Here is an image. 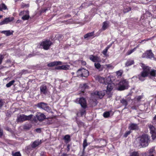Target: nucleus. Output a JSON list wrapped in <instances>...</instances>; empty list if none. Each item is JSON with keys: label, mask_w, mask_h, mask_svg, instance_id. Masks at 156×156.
I'll use <instances>...</instances> for the list:
<instances>
[{"label": "nucleus", "mask_w": 156, "mask_h": 156, "mask_svg": "<svg viewBox=\"0 0 156 156\" xmlns=\"http://www.w3.org/2000/svg\"><path fill=\"white\" fill-rule=\"evenodd\" d=\"M3 44V43L0 44V46H2Z\"/></svg>", "instance_id": "obj_63"}, {"label": "nucleus", "mask_w": 156, "mask_h": 156, "mask_svg": "<svg viewBox=\"0 0 156 156\" xmlns=\"http://www.w3.org/2000/svg\"><path fill=\"white\" fill-rule=\"evenodd\" d=\"M90 59L94 62H99V58L97 56H94L93 55H91L90 56Z\"/></svg>", "instance_id": "obj_17"}, {"label": "nucleus", "mask_w": 156, "mask_h": 156, "mask_svg": "<svg viewBox=\"0 0 156 156\" xmlns=\"http://www.w3.org/2000/svg\"><path fill=\"white\" fill-rule=\"evenodd\" d=\"M134 49H133L132 50L128 51L126 53L127 55H129L131 54L132 52H133L134 51Z\"/></svg>", "instance_id": "obj_43"}, {"label": "nucleus", "mask_w": 156, "mask_h": 156, "mask_svg": "<svg viewBox=\"0 0 156 156\" xmlns=\"http://www.w3.org/2000/svg\"><path fill=\"white\" fill-rule=\"evenodd\" d=\"M11 62V60L10 59H8L6 61V62L7 63H10Z\"/></svg>", "instance_id": "obj_60"}, {"label": "nucleus", "mask_w": 156, "mask_h": 156, "mask_svg": "<svg viewBox=\"0 0 156 156\" xmlns=\"http://www.w3.org/2000/svg\"><path fill=\"white\" fill-rule=\"evenodd\" d=\"M3 130L0 128V137H1L3 135Z\"/></svg>", "instance_id": "obj_49"}, {"label": "nucleus", "mask_w": 156, "mask_h": 156, "mask_svg": "<svg viewBox=\"0 0 156 156\" xmlns=\"http://www.w3.org/2000/svg\"><path fill=\"white\" fill-rule=\"evenodd\" d=\"M55 69H58V70L62 69V68H61V66H58L56 67L55 68Z\"/></svg>", "instance_id": "obj_52"}, {"label": "nucleus", "mask_w": 156, "mask_h": 156, "mask_svg": "<svg viewBox=\"0 0 156 156\" xmlns=\"http://www.w3.org/2000/svg\"><path fill=\"white\" fill-rule=\"evenodd\" d=\"M130 133H131V132L130 131H128L126 132L125 134L124 135V136L125 137H126L128 135H129V134Z\"/></svg>", "instance_id": "obj_47"}, {"label": "nucleus", "mask_w": 156, "mask_h": 156, "mask_svg": "<svg viewBox=\"0 0 156 156\" xmlns=\"http://www.w3.org/2000/svg\"><path fill=\"white\" fill-rule=\"evenodd\" d=\"M147 57L148 58H151L153 57L154 55L152 53L151 50H150L147 51Z\"/></svg>", "instance_id": "obj_22"}, {"label": "nucleus", "mask_w": 156, "mask_h": 156, "mask_svg": "<svg viewBox=\"0 0 156 156\" xmlns=\"http://www.w3.org/2000/svg\"><path fill=\"white\" fill-rule=\"evenodd\" d=\"M155 151L154 148L152 147L150 149L148 152L145 153L147 154V156H154Z\"/></svg>", "instance_id": "obj_13"}, {"label": "nucleus", "mask_w": 156, "mask_h": 156, "mask_svg": "<svg viewBox=\"0 0 156 156\" xmlns=\"http://www.w3.org/2000/svg\"><path fill=\"white\" fill-rule=\"evenodd\" d=\"M47 10V9H43L41 11V12H46V11Z\"/></svg>", "instance_id": "obj_59"}, {"label": "nucleus", "mask_w": 156, "mask_h": 156, "mask_svg": "<svg viewBox=\"0 0 156 156\" xmlns=\"http://www.w3.org/2000/svg\"><path fill=\"white\" fill-rule=\"evenodd\" d=\"M13 19L14 18L12 17L6 18L0 22V25L7 24L9 22L12 21L13 20Z\"/></svg>", "instance_id": "obj_9"}, {"label": "nucleus", "mask_w": 156, "mask_h": 156, "mask_svg": "<svg viewBox=\"0 0 156 156\" xmlns=\"http://www.w3.org/2000/svg\"><path fill=\"white\" fill-rule=\"evenodd\" d=\"M110 46H108L102 51V53L105 56H106L107 53L108 51V49L110 48Z\"/></svg>", "instance_id": "obj_29"}, {"label": "nucleus", "mask_w": 156, "mask_h": 156, "mask_svg": "<svg viewBox=\"0 0 156 156\" xmlns=\"http://www.w3.org/2000/svg\"><path fill=\"white\" fill-rule=\"evenodd\" d=\"M87 145V140L86 139H85L83 142V151H84V150L86 148V147Z\"/></svg>", "instance_id": "obj_32"}, {"label": "nucleus", "mask_w": 156, "mask_h": 156, "mask_svg": "<svg viewBox=\"0 0 156 156\" xmlns=\"http://www.w3.org/2000/svg\"><path fill=\"white\" fill-rule=\"evenodd\" d=\"M131 9V8L130 7L127 8H126L124 9L123 10V12L124 13L130 11Z\"/></svg>", "instance_id": "obj_41"}, {"label": "nucleus", "mask_w": 156, "mask_h": 156, "mask_svg": "<svg viewBox=\"0 0 156 156\" xmlns=\"http://www.w3.org/2000/svg\"><path fill=\"white\" fill-rule=\"evenodd\" d=\"M94 34V32L89 33L84 36V38H87L89 37L92 36Z\"/></svg>", "instance_id": "obj_26"}, {"label": "nucleus", "mask_w": 156, "mask_h": 156, "mask_svg": "<svg viewBox=\"0 0 156 156\" xmlns=\"http://www.w3.org/2000/svg\"><path fill=\"white\" fill-rule=\"evenodd\" d=\"M84 151H83V153H82V154L81 155V156H86L87 155H86L85 154V153L84 152Z\"/></svg>", "instance_id": "obj_56"}, {"label": "nucleus", "mask_w": 156, "mask_h": 156, "mask_svg": "<svg viewBox=\"0 0 156 156\" xmlns=\"http://www.w3.org/2000/svg\"><path fill=\"white\" fill-rule=\"evenodd\" d=\"M4 105V102L2 99H0V108H1Z\"/></svg>", "instance_id": "obj_48"}, {"label": "nucleus", "mask_w": 156, "mask_h": 156, "mask_svg": "<svg viewBox=\"0 0 156 156\" xmlns=\"http://www.w3.org/2000/svg\"><path fill=\"white\" fill-rule=\"evenodd\" d=\"M129 128L131 130H136L138 129L137 124L134 123L131 124L129 126Z\"/></svg>", "instance_id": "obj_19"}, {"label": "nucleus", "mask_w": 156, "mask_h": 156, "mask_svg": "<svg viewBox=\"0 0 156 156\" xmlns=\"http://www.w3.org/2000/svg\"><path fill=\"white\" fill-rule=\"evenodd\" d=\"M94 66H95V67L97 69H99L101 67V65L99 63H94Z\"/></svg>", "instance_id": "obj_42"}, {"label": "nucleus", "mask_w": 156, "mask_h": 156, "mask_svg": "<svg viewBox=\"0 0 156 156\" xmlns=\"http://www.w3.org/2000/svg\"><path fill=\"white\" fill-rule=\"evenodd\" d=\"M107 84H108L107 86V89L106 91V93L107 94H109L110 91L112 90L113 88V86L112 85V84L110 83H107Z\"/></svg>", "instance_id": "obj_16"}, {"label": "nucleus", "mask_w": 156, "mask_h": 156, "mask_svg": "<svg viewBox=\"0 0 156 156\" xmlns=\"http://www.w3.org/2000/svg\"><path fill=\"white\" fill-rule=\"evenodd\" d=\"M40 90L41 93L45 95L47 94L48 92V90L46 86L44 85L40 87Z\"/></svg>", "instance_id": "obj_12"}, {"label": "nucleus", "mask_w": 156, "mask_h": 156, "mask_svg": "<svg viewBox=\"0 0 156 156\" xmlns=\"http://www.w3.org/2000/svg\"><path fill=\"white\" fill-rule=\"evenodd\" d=\"M148 126L150 130L151 133V134L152 139L154 140L156 137V129L152 125H148Z\"/></svg>", "instance_id": "obj_7"}, {"label": "nucleus", "mask_w": 156, "mask_h": 156, "mask_svg": "<svg viewBox=\"0 0 156 156\" xmlns=\"http://www.w3.org/2000/svg\"><path fill=\"white\" fill-rule=\"evenodd\" d=\"M52 44V43L50 41L47 40L42 42L41 45L43 47V48L44 50H47L49 48Z\"/></svg>", "instance_id": "obj_6"}, {"label": "nucleus", "mask_w": 156, "mask_h": 156, "mask_svg": "<svg viewBox=\"0 0 156 156\" xmlns=\"http://www.w3.org/2000/svg\"><path fill=\"white\" fill-rule=\"evenodd\" d=\"M6 9H7V6L4 4L2 3L0 4V11Z\"/></svg>", "instance_id": "obj_24"}, {"label": "nucleus", "mask_w": 156, "mask_h": 156, "mask_svg": "<svg viewBox=\"0 0 156 156\" xmlns=\"http://www.w3.org/2000/svg\"><path fill=\"white\" fill-rule=\"evenodd\" d=\"M62 64V62L60 61H54L51 62L48 64L49 67H53L57 66L58 65H61Z\"/></svg>", "instance_id": "obj_14"}, {"label": "nucleus", "mask_w": 156, "mask_h": 156, "mask_svg": "<svg viewBox=\"0 0 156 156\" xmlns=\"http://www.w3.org/2000/svg\"><path fill=\"white\" fill-rule=\"evenodd\" d=\"M80 87L82 88L83 89H88V86L87 84L86 83L81 84L80 85Z\"/></svg>", "instance_id": "obj_33"}, {"label": "nucleus", "mask_w": 156, "mask_h": 156, "mask_svg": "<svg viewBox=\"0 0 156 156\" xmlns=\"http://www.w3.org/2000/svg\"><path fill=\"white\" fill-rule=\"evenodd\" d=\"M30 17V16L29 15H25L23 16L22 17V19L23 20H28Z\"/></svg>", "instance_id": "obj_34"}, {"label": "nucleus", "mask_w": 156, "mask_h": 156, "mask_svg": "<svg viewBox=\"0 0 156 156\" xmlns=\"http://www.w3.org/2000/svg\"><path fill=\"white\" fill-rule=\"evenodd\" d=\"M122 73L123 71L122 70H119L116 72V73L118 77H120L121 76Z\"/></svg>", "instance_id": "obj_27"}, {"label": "nucleus", "mask_w": 156, "mask_h": 156, "mask_svg": "<svg viewBox=\"0 0 156 156\" xmlns=\"http://www.w3.org/2000/svg\"><path fill=\"white\" fill-rule=\"evenodd\" d=\"M28 73V71L27 70H22L21 72L22 74L26 73Z\"/></svg>", "instance_id": "obj_50"}, {"label": "nucleus", "mask_w": 156, "mask_h": 156, "mask_svg": "<svg viewBox=\"0 0 156 156\" xmlns=\"http://www.w3.org/2000/svg\"><path fill=\"white\" fill-rule=\"evenodd\" d=\"M96 80L101 83H102L105 85L107 84V82H105V78L100 76L98 75L95 76Z\"/></svg>", "instance_id": "obj_11"}, {"label": "nucleus", "mask_w": 156, "mask_h": 156, "mask_svg": "<svg viewBox=\"0 0 156 156\" xmlns=\"http://www.w3.org/2000/svg\"><path fill=\"white\" fill-rule=\"evenodd\" d=\"M94 94L98 96L99 98H102L105 95V93L103 91H101L99 92L96 91L94 92Z\"/></svg>", "instance_id": "obj_15"}, {"label": "nucleus", "mask_w": 156, "mask_h": 156, "mask_svg": "<svg viewBox=\"0 0 156 156\" xmlns=\"http://www.w3.org/2000/svg\"><path fill=\"white\" fill-rule=\"evenodd\" d=\"M79 103L80 105L81 106L85 108L87 107V103L85 99L83 98H80L79 101Z\"/></svg>", "instance_id": "obj_8"}, {"label": "nucleus", "mask_w": 156, "mask_h": 156, "mask_svg": "<svg viewBox=\"0 0 156 156\" xmlns=\"http://www.w3.org/2000/svg\"><path fill=\"white\" fill-rule=\"evenodd\" d=\"M32 55H31V54H30V55H29L28 56H29V57H31V56Z\"/></svg>", "instance_id": "obj_62"}, {"label": "nucleus", "mask_w": 156, "mask_h": 156, "mask_svg": "<svg viewBox=\"0 0 156 156\" xmlns=\"http://www.w3.org/2000/svg\"><path fill=\"white\" fill-rule=\"evenodd\" d=\"M134 63V62L133 60H129L127 61L126 63V66H128L133 64Z\"/></svg>", "instance_id": "obj_25"}, {"label": "nucleus", "mask_w": 156, "mask_h": 156, "mask_svg": "<svg viewBox=\"0 0 156 156\" xmlns=\"http://www.w3.org/2000/svg\"><path fill=\"white\" fill-rule=\"evenodd\" d=\"M61 156H69V155L63 153Z\"/></svg>", "instance_id": "obj_55"}, {"label": "nucleus", "mask_w": 156, "mask_h": 156, "mask_svg": "<svg viewBox=\"0 0 156 156\" xmlns=\"http://www.w3.org/2000/svg\"><path fill=\"white\" fill-rule=\"evenodd\" d=\"M2 17V15L0 16V19Z\"/></svg>", "instance_id": "obj_64"}, {"label": "nucleus", "mask_w": 156, "mask_h": 156, "mask_svg": "<svg viewBox=\"0 0 156 156\" xmlns=\"http://www.w3.org/2000/svg\"><path fill=\"white\" fill-rule=\"evenodd\" d=\"M154 122L156 124V115L154 117Z\"/></svg>", "instance_id": "obj_57"}, {"label": "nucleus", "mask_w": 156, "mask_h": 156, "mask_svg": "<svg viewBox=\"0 0 156 156\" xmlns=\"http://www.w3.org/2000/svg\"><path fill=\"white\" fill-rule=\"evenodd\" d=\"M64 139L65 140H66L67 142H68L70 140V136L68 135H66L64 136Z\"/></svg>", "instance_id": "obj_36"}, {"label": "nucleus", "mask_w": 156, "mask_h": 156, "mask_svg": "<svg viewBox=\"0 0 156 156\" xmlns=\"http://www.w3.org/2000/svg\"><path fill=\"white\" fill-rule=\"evenodd\" d=\"M118 90L122 91L128 89L129 87V82L126 80H123L119 82Z\"/></svg>", "instance_id": "obj_2"}, {"label": "nucleus", "mask_w": 156, "mask_h": 156, "mask_svg": "<svg viewBox=\"0 0 156 156\" xmlns=\"http://www.w3.org/2000/svg\"><path fill=\"white\" fill-rule=\"evenodd\" d=\"M12 155L13 156H21V154L19 152H17L15 153L12 152Z\"/></svg>", "instance_id": "obj_40"}, {"label": "nucleus", "mask_w": 156, "mask_h": 156, "mask_svg": "<svg viewBox=\"0 0 156 156\" xmlns=\"http://www.w3.org/2000/svg\"><path fill=\"white\" fill-rule=\"evenodd\" d=\"M130 156H139V155L137 152H134Z\"/></svg>", "instance_id": "obj_44"}, {"label": "nucleus", "mask_w": 156, "mask_h": 156, "mask_svg": "<svg viewBox=\"0 0 156 156\" xmlns=\"http://www.w3.org/2000/svg\"><path fill=\"white\" fill-rule=\"evenodd\" d=\"M15 82L14 80H12L9 82L8 83L6 84V87H10L11 86L13 85V84Z\"/></svg>", "instance_id": "obj_30"}, {"label": "nucleus", "mask_w": 156, "mask_h": 156, "mask_svg": "<svg viewBox=\"0 0 156 156\" xmlns=\"http://www.w3.org/2000/svg\"><path fill=\"white\" fill-rule=\"evenodd\" d=\"M69 66L68 65H63L61 66V68L63 70H67L69 69Z\"/></svg>", "instance_id": "obj_35"}, {"label": "nucleus", "mask_w": 156, "mask_h": 156, "mask_svg": "<svg viewBox=\"0 0 156 156\" xmlns=\"http://www.w3.org/2000/svg\"><path fill=\"white\" fill-rule=\"evenodd\" d=\"M143 69V71L141 73V75L139 76L140 80L143 81L144 80V77L148 76L150 72V69L149 67L146 66L142 64L141 66Z\"/></svg>", "instance_id": "obj_1"}, {"label": "nucleus", "mask_w": 156, "mask_h": 156, "mask_svg": "<svg viewBox=\"0 0 156 156\" xmlns=\"http://www.w3.org/2000/svg\"><path fill=\"white\" fill-rule=\"evenodd\" d=\"M32 115H30L27 116L24 114L20 115L18 116L17 119V122H23V121L29 120H30L33 117Z\"/></svg>", "instance_id": "obj_4"}, {"label": "nucleus", "mask_w": 156, "mask_h": 156, "mask_svg": "<svg viewBox=\"0 0 156 156\" xmlns=\"http://www.w3.org/2000/svg\"><path fill=\"white\" fill-rule=\"evenodd\" d=\"M141 96H138V97L137 98V100H140L141 99Z\"/></svg>", "instance_id": "obj_58"}, {"label": "nucleus", "mask_w": 156, "mask_h": 156, "mask_svg": "<svg viewBox=\"0 0 156 156\" xmlns=\"http://www.w3.org/2000/svg\"><path fill=\"white\" fill-rule=\"evenodd\" d=\"M36 131L38 133H40L41 132V129L39 128L36 129Z\"/></svg>", "instance_id": "obj_51"}, {"label": "nucleus", "mask_w": 156, "mask_h": 156, "mask_svg": "<svg viewBox=\"0 0 156 156\" xmlns=\"http://www.w3.org/2000/svg\"><path fill=\"white\" fill-rule=\"evenodd\" d=\"M82 76L87 77L88 75V71L87 70L84 69H82Z\"/></svg>", "instance_id": "obj_18"}, {"label": "nucleus", "mask_w": 156, "mask_h": 156, "mask_svg": "<svg viewBox=\"0 0 156 156\" xmlns=\"http://www.w3.org/2000/svg\"><path fill=\"white\" fill-rule=\"evenodd\" d=\"M120 102L122 103L123 105H125L126 106L127 105V102L124 99H122L120 100Z\"/></svg>", "instance_id": "obj_28"}, {"label": "nucleus", "mask_w": 156, "mask_h": 156, "mask_svg": "<svg viewBox=\"0 0 156 156\" xmlns=\"http://www.w3.org/2000/svg\"><path fill=\"white\" fill-rule=\"evenodd\" d=\"M29 6V4H26L23 3V4L22 5V7L23 8H24L25 7H28Z\"/></svg>", "instance_id": "obj_46"}, {"label": "nucleus", "mask_w": 156, "mask_h": 156, "mask_svg": "<svg viewBox=\"0 0 156 156\" xmlns=\"http://www.w3.org/2000/svg\"><path fill=\"white\" fill-rule=\"evenodd\" d=\"M38 120L40 121H42L46 118L45 115L43 113L41 112H38L36 115Z\"/></svg>", "instance_id": "obj_10"}, {"label": "nucleus", "mask_w": 156, "mask_h": 156, "mask_svg": "<svg viewBox=\"0 0 156 156\" xmlns=\"http://www.w3.org/2000/svg\"><path fill=\"white\" fill-rule=\"evenodd\" d=\"M2 33L5 34L6 36H9L12 34V32H11L10 30H3L1 31Z\"/></svg>", "instance_id": "obj_21"}, {"label": "nucleus", "mask_w": 156, "mask_h": 156, "mask_svg": "<svg viewBox=\"0 0 156 156\" xmlns=\"http://www.w3.org/2000/svg\"><path fill=\"white\" fill-rule=\"evenodd\" d=\"M110 115V113L109 112H106L103 114V116L105 118H107L109 117Z\"/></svg>", "instance_id": "obj_38"}, {"label": "nucleus", "mask_w": 156, "mask_h": 156, "mask_svg": "<svg viewBox=\"0 0 156 156\" xmlns=\"http://www.w3.org/2000/svg\"><path fill=\"white\" fill-rule=\"evenodd\" d=\"M25 12V11H23L20 12V13L19 15L20 16H21V15H23L24 14V13Z\"/></svg>", "instance_id": "obj_54"}, {"label": "nucleus", "mask_w": 156, "mask_h": 156, "mask_svg": "<svg viewBox=\"0 0 156 156\" xmlns=\"http://www.w3.org/2000/svg\"><path fill=\"white\" fill-rule=\"evenodd\" d=\"M23 128L24 129L28 130L30 129V127L28 125L25 124L23 125Z\"/></svg>", "instance_id": "obj_37"}, {"label": "nucleus", "mask_w": 156, "mask_h": 156, "mask_svg": "<svg viewBox=\"0 0 156 156\" xmlns=\"http://www.w3.org/2000/svg\"><path fill=\"white\" fill-rule=\"evenodd\" d=\"M76 74L78 76H82V69H79L77 72Z\"/></svg>", "instance_id": "obj_31"}, {"label": "nucleus", "mask_w": 156, "mask_h": 156, "mask_svg": "<svg viewBox=\"0 0 156 156\" xmlns=\"http://www.w3.org/2000/svg\"><path fill=\"white\" fill-rule=\"evenodd\" d=\"M41 143V140H36L33 143L32 147L33 148L35 147L40 144Z\"/></svg>", "instance_id": "obj_20"}, {"label": "nucleus", "mask_w": 156, "mask_h": 156, "mask_svg": "<svg viewBox=\"0 0 156 156\" xmlns=\"http://www.w3.org/2000/svg\"><path fill=\"white\" fill-rule=\"evenodd\" d=\"M150 73L151 76H154L156 75V70H153L150 72Z\"/></svg>", "instance_id": "obj_39"}, {"label": "nucleus", "mask_w": 156, "mask_h": 156, "mask_svg": "<svg viewBox=\"0 0 156 156\" xmlns=\"http://www.w3.org/2000/svg\"><path fill=\"white\" fill-rule=\"evenodd\" d=\"M37 106L38 107L42 108L48 112L50 111L51 109L50 107L48 106V105L46 103L43 102H41L38 103L37 104Z\"/></svg>", "instance_id": "obj_5"}, {"label": "nucleus", "mask_w": 156, "mask_h": 156, "mask_svg": "<svg viewBox=\"0 0 156 156\" xmlns=\"http://www.w3.org/2000/svg\"><path fill=\"white\" fill-rule=\"evenodd\" d=\"M108 27V23L107 22H104L103 23L102 29L103 30H106Z\"/></svg>", "instance_id": "obj_23"}, {"label": "nucleus", "mask_w": 156, "mask_h": 156, "mask_svg": "<svg viewBox=\"0 0 156 156\" xmlns=\"http://www.w3.org/2000/svg\"><path fill=\"white\" fill-rule=\"evenodd\" d=\"M85 111H83L81 112V116L85 114Z\"/></svg>", "instance_id": "obj_53"}, {"label": "nucleus", "mask_w": 156, "mask_h": 156, "mask_svg": "<svg viewBox=\"0 0 156 156\" xmlns=\"http://www.w3.org/2000/svg\"><path fill=\"white\" fill-rule=\"evenodd\" d=\"M149 138L147 135H143L140 138V143L143 147L147 146L148 145Z\"/></svg>", "instance_id": "obj_3"}, {"label": "nucleus", "mask_w": 156, "mask_h": 156, "mask_svg": "<svg viewBox=\"0 0 156 156\" xmlns=\"http://www.w3.org/2000/svg\"><path fill=\"white\" fill-rule=\"evenodd\" d=\"M108 68H111L113 69L114 68L112 64H106L105 65Z\"/></svg>", "instance_id": "obj_45"}, {"label": "nucleus", "mask_w": 156, "mask_h": 156, "mask_svg": "<svg viewBox=\"0 0 156 156\" xmlns=\"http://www.w3.org/2000/svg\"><path fill=\"white\" fill-rule=\"evenodd\" d=\"M82 64L83 65H85L86 64V63L85 62H82Z\"/></svg>", "instance_id": "obj_61"}]
</instances>
